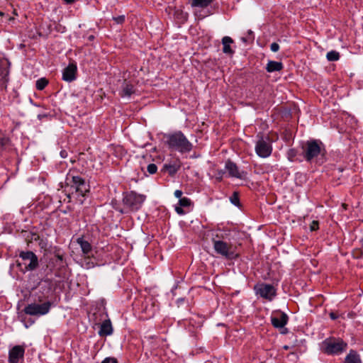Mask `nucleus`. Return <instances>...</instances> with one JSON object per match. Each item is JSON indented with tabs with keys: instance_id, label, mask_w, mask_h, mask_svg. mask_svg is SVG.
I'll return each instance as SVG.
<instances>
[{
	"instance_id": "nucleus-27",
	"label": "nucleus",
	"mask_w": 363,
	"mask_h": 363,
	"mask_svg": "<svg viewBox=\"0 0 363 363\" xmlns=\"http://www.w3.org/2000/svg\"><path fill=\"white\" fill-rule=\"evenodd\" d=\"M179 204L182 207H188L191 206V201L189 199L186 197H183L179 199Z\"/></svg>"
},
{
	"instance_id": "nucleus-44",
	"label": "nucleus",
	"mask_w": 363,
	"mask_h": 363,
	"mask_svg": "<svg viewBox=\"0 0 363 363\" xmlns=\"http://www.w3.org/2000/svg\"><path fill=\"white\" fill-rule=\"evenodd\" d=\"M4 15V13L2 11H0V16H2Z\"/></svg>"
},
{
	"instance_id": "nucleus-47",
	"label": "nucleus",
	"mask_w": 363,
	"mask_h": 363,
	"mask_svg": "<svg viewBox=\"0 0 363 363\" xmlns=\"http://www.w3.org/2000/svg\"><path fill=\"white\" fill-rule=\"evenodd\" d=\"M362 246L363 247V238L361 240Z\"/></svg>"
},
{
	"instance_id": "nucleus-22",
	"label": "nucleus",
	"mask_w": 363,
	"mask_h": 363,
	"mask_svg": "<svg viewBox=\"0 0 363 363\" xmlns=\"http://www.w3.org/2000/svg\"><path fill=\"white\" fill-rule=\"evenodd\" d=\"M77 242L80 245L84 254H88L91 252V245L88 241L84 240L82 238H79L77 239Z\"/></svg>"
},
{
	"instance_id": "nucleus-7",
	"label": "nucleus",
	"mask_w": 363,
	"mask_h": 363,
	"mask_svg": "<svg viewBox=\"0 0 363 363\" xmlns=\"http://www.w3.org/2000/svg\"><path fill=\"white\" fill-rule=\"evenodd\" d=\"M255 290L257 294H259L261 297L271 301L276 295L275 288L267 284H259L255 286Z\"/></svg>"
},
{
	"instance_id": "nucleus-43",
	"label": "nucleus",
	"mask_w": 363,
	"mask_h": 363,
	"mask_svg": "<svg viewBox=\"0 0 363 363\" xmlns=\"http://www.w3.org/2000/svg\"><path fill=\"white\" fill-rule=\"evenodd\" d=\"M241 40L245 43L247 42V39L245 38H242Z\"/></svg>"
},
{
	"instance_id": "nucleus-16",
	"label": "nucleus",
	"mask_w": 363,
	"mask_h": 363,
	"mask_svg": "<svg viewBox=\"0 0 363 363\" xmlns=\"http://www.w3.org/2000/svg\"><path fill=\"white\" fill-rule=\"evenodd\" d=\"M225 168L230 177L241 179L242 177V172L238 169L236 164L231 161H228L225 164Z\"/></svg>"
},
{
	"instance_id": "nucleus-12",
	"label": "nucleus",
	"mask_w": 363,
	"mask_h": 363,
	"mask_svg": "<svg viewBox=\"0 0 363 363\" xmlns=\"http://www.w3.org/2000/svg\"><path fill=\"white\" fill-rule=\"evenodd\" d=\"M181 167V161L176 158L164 164L162 170L167 172L169 175L172 177L180 169Z\"/></svg>"
},
{
	"instance_id": "nucleus-10",
	"label": "nucleus",
	"mask_w": 363,
	"mask_h": 363,
	"mask_svg": "<svg viewBox=\"0 0 363 363\" xmlns=\"http://www.w3.org/2000/svg\"><path fill=\"white\" fill-rule=\"evenodd\" d=\"M72 188L75 189V192L82 196H84L89 191L84 179L80 177H72Z\"/></svg>"
},
{
	"instance_id": "nucleus-34",
	"label": "nucleus",
	"mask_w": 363,
	"mask_h": 363,
	"mask_svg": "<svg viewBox=\"0 0 363 363\" xmlns=\"http://www.w3.org/2000/svg\"><path fill=\"white\" fill-rule=\"evenodd\" d=\"M175 211L179 215H183L184 213V210L182 208V206H176L175 207Z\"/></svg>"
},
{
	"instance_id": "nucleus-3",
	"label": "nucleus",
	"mask_w": 363,
	"mask_h": 363,
	"mask_svg": "<svg viewBox=\"0 0 363 363\" xmlns=\"http://www.w3.org/2000/svg\"><path fill=\"white\" fill-rule=\"evenodd\" d=\"M302 155L307 162H311L318 155H324L325 150L322 142L317 140H311L302 146Z\"/></svg>"
},
{
	"instance_id": "nucleus-4",
	"label": "nucleus",
	"mask_w": 363,
	"mask_h": 363,
	"mask_svg": "<svg viewBox=\"0 0 363 363\" xmlns=\"http://www.w3.org/2000/svg\"><path fill=\"white\" fill-rule=\"evenodd\" d=\"M347 346L342 339L329 337L322 342V351L328 354H338L345 351Z\"/></svg>"
},
{
	"instance_id": "nucleus-28",
	"label": "nucleus",
	"mask_w": 363,
	"mask_h": 363,
	"mask_svg": "<svg viewBox=\"0 0 363 363\" xmlns=\"http://www.w3.org/2000/svg\"><path fill=\"white\" fill-rule=\"evenodd\" d=\"M147 170L150 174H153L156 173V172L157 170V167L156 164H148V166L147 167Z\"/></svg>"
},
{
	"instance_id": "nucleus-17",
	"label": "nucleus",
	"mask_w": 363,
	"mask_h": 363,
	"mask_svg": "<svg viewBox=\"0 0 363 363\" xmlns=\"http://www.w3.org/2000/svg\"><path fill=\"white\" fill-rule=\"evenodd\" d=\"M113 333V328L111 322L109 319L105 320L101 325L99 334L100 336H107L111 335Z\"/></svg>"
},
{
	"instance_id": "nucleus-9",
	"label": "nucleus",
	"mask_w": 363,
	"mask_h": 363,
	"mask_svg": "<svg viewBox=\"0 0 363 363\" xmlns=\"http://www.w3.org/2000/svg\"><path fill=\"white\" fill-rule=\"evenodd\" d=\"M255 150L259 157H267L271 155L272 147L269 142L261 138L257 142Z\"/></svg>"
},
{
	"instance_id": "nucleus-39",
	"label": "nucleus",
	"mask_w": 363,
	"mask_h": 363,
	"mask_svg": "<svg viewBox=\"0 0 363 363\" xmlns=\"http://www.w3.org/2000/svg\"><path fill=\"white\" fill-rule=\"evenodd\" d=\"M67 4H71L74 1V0H64Z\"/></svg>"
},
{
	"instance_id": "nucleus-5",
	"label": "nucleus",
	"mask_w": 363,
	"mask_h": 363,
	"mask_svg": "<svg viewBox=\"0 0 363 363\" xmlns=\"http://www.w3.org/2000/svg\"><path fill=\"white\" fill-rule=\"evenodd\" d=\"M145 196L143 194H138L134 191L127 194L123 199L124 206L130 211L138 210L144 201Z\"/></svg>"
},
{
	"instance_id": "nucleus-48",
	"label": "nucleus",
	"mask_w": 363,
	"mask_h": 363,
	"mask_svg": "<svg viewBox=\"0 0 363 363\" xmlns=\"http://www.w3.org/2000/svg\"><path fill=\"white\" fill-rule=\"evenodd\" d=\"M37 238H39V236H37L36 238H35L34 239L35 240H37Z\"/></svg>"
},
{
	"instance_id": "nucleus-26",
	"label": "nucleus",
	"mask_w": 363,
	"mask_h": 363,
	"mask_svg": "<svg viewBox=\"0 0 363 363\" xmlns=\"http://www.w3.org/2000/svg\"><path fill=\"white\" fill-rule=\"evenodd\" d=\"M230 200L233 205L238 207L240 206L238 192L234 191L233 195L230 197Z\"/></svg>"
},
{
	"instance_id": "nucleus-31",
	"label": "nucleus",
	"mask_w": 363,
	"mask_h": 363,
	"mask_svg": "<svg viewBox=\"0 0 363 363\" xmlns=\"http://www.w3.org/2000/svg\"><path fill=\"white\" fill-rule=\"evenodd\" d=\"M101 363H118V362L115 358L107 357L104 359Z\"/></svg>"
},
{
	"instance_id": "nucleus-38",
	"label": "nucleus",
	"mask_w": 363,
	"mask_h": 363,
	"mask_svg": "<svg viewBox=\"0 0 363 363\" xmlns=\"http://www.w3.org/2000/svg\"><path fill=\"white\" fill-rule=\"evenodd\" d=\"M60 155L62 157L65 158L67 156V152L65 150H62L60 152Z\"/></svg>"
},
{
	"instance_id": "nucleus-41",
	"label": "nucleus",
	"mask_w": 363,
	"mask_h": 363,
	"mask_svg": "<svg viewBox=\"0 0 363 363\" xmlns=\"http://www.w3.org/2000/svg\"><path fill=\"white\" fill-rule=\"evenodd\" d=\"M94 38V35H90V36L89 37V39L90 40H93Z\"/></svg>"
},
{
	"instance_id": "nucleus-29",
	"label": "nucleus",
	"mask_w": 363,
	"mask_h": 363,
	"mask_svg": "<svg viewBox=\"0 0 363 363\" xmlns=\"http://www.w3.org/2000/svg\"><path fill=\"white\" fill-rule=\"evenodd\" d=\"M296 154H297V152H296V150L290 149L288 151V157H289V160L290 161H294V157L296 156Z\"/></svg>"
},
{
	"instance_id": "nucleus-46",
	"label": "nucleus",
	"mask_w": 363,
	"mask_h": 363,
	"mask_svg": "<svg viewBox=\"0 0 363 363\" xmlns=\"http://www.w3.org/2000/svg\"><path fill=\"white\" fill-rule=\"evenodd\" d=\"M284 348L285 350H288V349H289V347H288V346H284Z\"/></svg>"
},
{
	"instance_id": "nucleus-42",
	"label": "nucleus",
	"mask_w": 363,
	"mask_h": 363,
	"mask_svg": "<svg viewBox=\"0 0 363 363\" xmlns=\"http://www.w3.org/2000/svg\"><path fill=\"white\" fill-rule=\"evenodd\" d=\"M287 332H288V331H287V329H286V328H285V329H284V330L283 332H281V333L285 334V333H286Z\"/></svg>"
},
{
	"instance_id": "nucleus-37",
	"label": "nucleus",
	"mask_w": 363,
	"mask_h": 363,
	"mask_svg": "<svg viewBox=\"0 0 363 363\" xmlns=\"http://www.w3.org/2000/svg\"><path fill=\"white\" fill-rule=\"evenodd\" d=\"M330 317L331 318V319H333V320H335V319H337V317H338V316H337V315H336V313H335L334 312H331V313H330Z\"/></svg>"
},
{
	"instance_id": "nucleus-40",
	"label": "nucleus",
	"mask_w": 363,
	"mask_h": 363,
	"mask_svg": "<svg viewBox=\"0 0 363 363\" xmlns=\"http://www.w3.org/2000/svg\"><path fill=\"white\" fill-rule=\"evenodd\" d=\"M342 208H343L344 209H347V204H346V203H342Z\"/></svg>"
},
{
	"instance_id": "nucleus-1",
	"label": "nucleus",
	"mask_w": 363,
	"mask_h": 363,
	"mask_svg": "<svg viewBox=\"0 0 363 363\" xmlns=\"http://www.w3.org/2000/svg\"><path fill=\"white\" fill-rule=\"evenodd\" d=\"M223 235L219 230L212 233L211 240L213 244L215 252L228 259H233L238 257L235 253L234 247L232 244L224 242L221 239Z\"/></svg>"
},
{
	"instance_id": "nucleus-13",
	"label": "nucleus",
	"mask_w": 363,
	"mask_h": 363,
	"mask_svg": "<svg viewBox=\"0 0 363 363\" xmlns=\"http://www.w3.org/2000/svg\"><path fill=\"white\" fill-rule=\"evenodd\" d=\"M9 62L6 59H0V85L5 86L8 81Z\"/></svg>"
},
{
	"instance_id": "nucleus-23",
	"label": "nucleus",
	"mask_w": 363,
	"mask_h": 363,
	"mask_svg": "<svg viewBox=\"0 0 363 363\" xmlns=\"http://www.w3.org/2000/svg\"><path fill=\"white\" fill-rule=\"evenodd\" d=\"M213 0H191L192 7L206 8L209 6Z\"/></svg>"
},
{
	"instance_id": "nucleus-21",
	"label": "nucleus",
	"mask_w": 363,
	"mask_h": 363,
	"mask_svg": "<svg viewBox=\"0 0 363 363\" xmlns=\"http://www.w3.org/2000/svg\"><path fill=\"white\" fill-rule=\"evenodd\" d=\"M135 93V89L133 84L125 81L122 89V93L121 96L122 97L128 96L130 97L133 94Z\"/></svg>"
},
{
	"instance_id": "nucleus-35",
	"label": "nucleus",
	"mask_w": 363,
	"mask_h": 363,
	"mask_svg": "<svg viewBox=\"0 0 363 363\" xmlns=\"http://www.w3.org/2000/svg\"><path fill=\"white\" fill-rule=\"evenodd\" d=\"M174 196L177 198H179V199H180L182 198V191L181 190H176L174 191Z\"/></svg>"
},
{
	"instance_id": "nucleus-18",
	"label": "nucleus",
	"mask_w": 363,
	"mask_h": 363,
	"mask_svg": "<svg viewBox=\"0 0 363 363\" xmlns=\"http://www.w3.org/2000/svg\"><path fill=\"white\" fill-rule=\"evenodd\" d=\"M233 43V39L229 36H225L222 39V43L223 45V52L225 54L233 55L234 51L230 47V44Z\"/></svg>"
},
{
	"instance_id": "nucleus-33",
	"label": "nucleus",
	"mask_w": 363,
	"mask_h": 363,
	"mask_svg": "<svg viewBox=\"0 0 363 363\" xmlns=\"http://www.w3.org/2000/svg\"><path fill=\"white\" fill-rule=\"evenodd\" d=\"M114 20L116 21L117 23H122L125 21V16H119L116 18H114Z\"/></svg>"
},
{
	"instance_id": "nucleus-30",
	"label": "nucleus",
	"mask_w": 363,
	"mask_h": 363,
	"mask_svg": "<svg viewBox=\"0 0 363 363\" xmlns=\"http://www.w3.org/2000/svg\"><path fill=\"white\" fill-rule=\"evenodd\" d=\"M318 222L317 220H313L310 225V229L311 231H314L318 229Z\"/></svg>"
},
{
	"instance_id": "nucleus-25",
	"label": "nucleus",
	"mask_w": 363,
	"mask_h": 363,
	"mask_svg": "<svg viewBox=\"0 0 363 363\" xmlns=\"http://www.w3.org/2000/svg\"><path fill=\"white\" fill-rule=\"evenodd\" d=\"M48 80L46 78L43 77V78H40L38 80H37L35 86L38 90L41 91L45 89V87L48 85Z\"/></svg>"
},
{
	"instance_id": "nucleus-2",
	"label": "nucleus",
	"mask_w": 363,
	"mask_h": 363,
	"mask_svg": "<svg viewBox=\"0 0 363 363\" xmlns=\"http://www.w3.org/2000/svg\"><path fill=\"white\" fill-rule=\"evenodd\" d=\"M167 143L170 149L181 153L189 152L193 147L192 144L181 131L167 135Z\"/></svg>"
},
{
	"instance_id": "nucleus-19",
	"label": "nucleus",
	"mask_w": 363,
	"mask_h": 363,
	"mask_svg": "<svg viewBox=\"0 0 363 363\" xmlns=\"http://www.w3.org/2000/svg\"><path fill=\"white\" fill-rule=\"evenodd\" d=\"M283 69V64L281 62L269 61L266 66L268 72L281 71Z\"/></svg>"
},
{
	"instance_id": "nucleus-36",
	"label": "nucleus",
	"mask_w": 363,
	"mask_h": 363,
	"mask_svg": "<svg viewBox=\"0 0 363 363\" xmlns=\"http://www.w3.org/2000/svg\"><path fill=\"white\" fill-rule=\"evenodd\" d=\"M8 142H9L8 138H1L0 140V143L1 144V145H5L6 144H7Z\"/></svg>"
},
{
	"instance_id": "nucleus-15",
	"label": "nucleus",
	"mask_w": 363,
	"mask_h": 363,
	"mask_svg": "<svg viewBox=\"0 0 363 363\" xmlns=\"http://www.w3.org/2000/svg\"><path fill=\"white\" fill-rule=\"evenodd\" d=\"M280 316H272L271 318L272 325L276 328H283L287 323L289 318L285 313H280Z\"/></svg>"
},
{
	"instance_id": "nucleus-45",
	"label": "nucleus",
	"mask_w": 363,
	"mask_h": 363,
	"mask_svg": "<svg viewBox=\"0 0 363 363\" xmlns=\"http://www.w3.org/2000/svg\"><path fill=\"white\" fill-rule=\"evenodd\" d=\"M248 33H249V35H252V30H249Z\"/></svg>"
},
{
	"instance_id": "nucleus-14",
	"label": "nucleus",
	"mask_w": 363,
	"mask_h": 363,
	"mask_svg": "<svg viewBox=\"0 0 363 363\" xmlns=\"http://www.w3.org/2000/svg\"><path fill=\"white\" fill-rule=\"evenodd\" d=\"M77 65L72 63L69 64L62 72V79L66 82H72L76 79Z\"/></svg>"
},
{
	"instance_id": "nucleus-11",
	"label": "nucleus",
	"mask_w": 363,
	"mask_h": 363,
	"mask_svg": "<svg viewBox=\"0 0 363 363\" xmlns=\"http://www.w3.org/2000/svg\"><path fill=\"white\" fill-rule=\"evenodd\" d=\"M25 349L21 345L14 346L9 354V362L10 363H18L20 359L23 358Z\"/></svg>"
},
{
	"instance_id": "nucleus-8",
	"label": "nucleus",
	"mask_w": 363,
	"mask_h": 363,
	"mask_svg": "<svg viewBox=\"0 0 363 363\" xmlns=\"http://www.w3.org/2000/svg\"><path fill=\"white\" fill-rule=\"evenodd\" d=\"M19 257L24 261H28V264H25L26 271H33L38 267V257L31 251L21 252Z\"/></svg>"
},
{
	"instance_id": "nucleus-20",
	"label": "nucleus",
	"mask_w": 363,
	"mask_h": 363,
	"mask_svg": "<svg viewBox=\"0 0 363 363\" xmlns=\"http://www.w3.org/2000/svg\"><path fill=\"white\" fill-rule=\"evenodd\" d=\"M344 363H362V360L356 351L350 350L346 356Z\"/></svg>"
},
{
	"instance_id": "nucleus-32",
	"label": "nucleus",
	"mask_w": 363,
	"mask_h": 363,
	"mask_svg": "<svg viewBox=\"0 0 363 363\" xmlns=\"http://www.w3.org/2000/svg\"><path fill=\"white\" fill-rule=\"evenodd\" d=\"M270 48H271V50L272 52H277L279 49V45L278 43H273L271 44V46H270Z\"/></svg>"
},
{
	"instance_id": "nucleus-24",
	"label": "nucleus",
	"mask_w": 363,
	"mask_h": 363,
	"mask_svg": "<svg viewBox=\"0 0 363 363\" xmlns=\"http://www.w3.org/2000/svg\"><path fill=\"white\" fill-rule=\"evenodd\" d=\"M340 57V53L335 50H331L326 55V58L330 62L337 61Z\"/></svg>"
},
{
	"instance_id": "nucleus-6",
	"label": "nucleus",
	"mask_w": 363,
	"mask_h": 363,
	"mask_svg": "<svg viewBox=\"0 0 363 363\" xmlns=\"http://www.w3.org/2000/svg\"><path fill=\"white\" fill-rule=\"evenodd\" d=\"M50 307L51 303L50 301L42 304L31 303L25 307L23 311L26 314L30 315H43L49 312Z\"/></svg>"
}]
</instances>
